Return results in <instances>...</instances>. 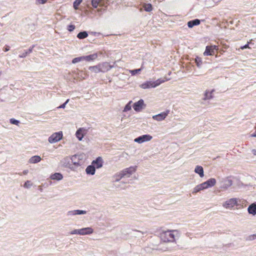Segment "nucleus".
<instances>
[{
  "label": "nucleus",
  "mask_w": 256,
  "mask_h": 256,
  "mask_svg": "<svg viewBox=\"0 0 256 256\" xmlns=\"http://www.w3.org/2000/svg\"><path fill=\"white\" fill-rule=\"evenodd\" d=\"M88 69L92 72L95 74L101 72L100 70V68L99 64L91 66L88 68Z\"/></svg>",
  "instance_id": "obj_23"
},
{
  "label": "nucleus",
  "mask_w": 256,
  "mask_h": 256,
  "mask_svg": "<svg viewBox=\"0 0 256 256\" xmlns=\"http://www.w3.org/2000/svg\"><path fill=\"white\" fill-rule=\"evenodd\" d=\"M120 180V178H116V180Z\"/></svg>",
  "instance_id": "obj_49"
},
{
  "label": "nucleus",
  "mask_w": 256,
  "mask_h": 256,
  "mask_svg": "<svg viewBox=\"0 0 256 256\" xmlns=\"http://www.w3.org/2000/svg\"><path fill=\"white\" fill-rule=\"evenodd\" d=\"M196 62H197V64H198V66H199V64H198V62H199V61H198Z\"/></svg>",
  "instance_id": "obj_48"
},
{
  "label": "nucleus",
  "mask_w": 256,
  "mask_h": 256,
  "mask_svg": "<svg viewBox=\"0 0 256 256\" xmlns=\"http://www.w3.org/2000/svg\"><path fill=\"white\" fill-rule=\"evenodd\" d=\"M200 24V20L196 19L194 20H191L188 22V26L189 28H192L194 26L198 25Z\"/></svg>",
  "instance_id": "obj_24"
},
{
  "label": "nucleus",
  "mask_w": 256,
  "mask_h": 256,
  "mask_svg": "<svg viewBox=\"0 0 256 256\" xmlns=\"http://www.w3.org/2000/svg\"><path fill=\"white\" fill-rule=\"evenodd\" d=\"M248 48V44L245 45L244 46H242L241 48L242 49H244V48Z\"/></svg>",
  "instance_id": "obj_45"
},
{
  "label": "nucleus",
  "mask_w": 256,
  "mask_h": 256,
  "mask_svg": "<svg viewBox=\"0 0 256 256\" xmlns=\"http://www.w3.org/2000/svg\"><path fill=\"white\" fill-rule=\"evenodd\" d=\"M63 134L62 132H58L52 134L48 138V141L50 144L56 143L61 140Z\"/></svg>",
  "instance_id": "obj_4"
},
{
  "label": "nucleus",
  "mask_w": 256,
  "mask_h": 256,
  "mask_svg": "<svg viewBox=\"0 0 256 256\" xmlns=\"http://www.w3.org/2000/svg\"><path fill=\"white\" fill-rule=\"evenodd\" d=\"M101 0H92V4L94 8H96Z\"/></svg>",
  "instance_id": "obj_28"
},
{
  "label": "nucleus",
  "mask_w": 256,
  "mask_h": 256,
  "mask_svg": "<svg viewBox=\"0 0 256 256\" xmlns=\"http://www.w3.org/2000/svg\"><path fill=\"white\" fill-rule=\"evenodd\" d=\"M208 92H206L205 94V98H204V100L209 99L212 97L211 96H210L208 97Z\"/></svg>",
  "instance_id": "obj_41"
},
{
  "label": "nucleus",
  "mask_w": 256,
  "mask_h": 256,
  "mask_svg": "<svg viewBox=\"0 0 256 256\" xmlns=\"http://www.w3.org/2000/svg\"><path fill=\"white\" fill-rule=\"evenodd\" d=\"M216 184V180L214 178H210L206 182L202 183V184L197 186L194 189V192H197L200 190H202L207 188L209 187L214 186Z\"/></svg>",
  "instance_id": "obj_2"
},
{
  "label": "nucleus",
  "mask_w": 256,
  "mask_h": 256,
  "mask_svg": "<svg viewBox=\"0 0 256 256\" xmlns=\"http://www.w3.org/2000/svg\"><path fill=\"white\" fill-rule=\"evenodd\" d=\"M87 214V211L80 210H69L67 212L66 215L70 217H72L76 215H84Z\"/></svg>",
  "instance_id": "obj_7"
},
{
  "label": "nucleus",
  "mask_w": 256,
  "mask_h": 256,
  "mask_svg": "<svg viewBox=\"0 0 256 256\" xmlns=\"http://www.w3.org/2000/svg\"><path fill=\"white\" fill-rule=\"evenodd\" d=\"M214 54V50L210 46H207L204 53V56H212Z\"/></svg>",
  "instance_id": "obj_22"
},
{
  "label": "nucleus",
  "mask_w": 256,
  "mask_h": 256,
  "mask_svg": "<svg viewBox=\"0 0 256 256\" xmlns=\"http://www.w3.org/2000/svg\"><path fill=\"white\" fill-rule=\"evenodd\" d=\"M74 28H75V26L72 24L69 25L68 26V30L70 32H72V30H74Z\"/></svg>",
  "instance_id": "obj_36"
},
{
  "label": "nucleus",
  "mask_w": 256,
  "mask_h": 256,
  "mask_svg": "<svg viewBox=\"0 0 256 256\" xmlns=\"http://www.w3.org/2000/svg\"><path fill=\"white\" fill-rule=\"evenodd\" d=\"M82 0H76L74 2V8L75 10L78 9V6L81 4Z\"/></svg>",
  "instance_id": "obj_29"
},
{
  "label": "nucleus",
  "mask_w": 256,
  "mask_h": 256,
  "mask_svg": "<svg viewBox=\"0 0 256 256\" xmlns=\"http://www.w3.org/2000/svg\"><path fill=\"white\" fill-rule=\"evenodd\" d=\"M70 157L74 170L76 171L78 167L82 165L84 155L82 154H78Z\"/></svg>",
  "instance_id": "obj_1"
},
{
  "label": "nucleus",
  "mask_w": 256,
  "mask_h": 256,
  "mask_svg": "<svg viewBox=\"0 0 256 256\" xmlns=\"http://www.w3.org/2000/svg\"><path fill=\"white\" fill-rule=\"evenodd\" d=\"M253 152H254V154L256 155V150H254Z\"/></svg>",
  "instance_id": "obj_47"
},
{
  "label": "nucleus",
  "mask_w": 256,
  "mask_h": 256,
  "mask_svg": "<svg viewBox=\"0 0 256 256\" xmlns=\"http://www.w3.org/2000/svg\"><path fill=\"white\" fill-rule=\"evenodd\" d=\"M136 168L134 167H130L129 168H126L123 171L121 172L120 174V178H121L124 176L128 175V176H129V175L130 174L133 172H135Z\"/></svg>",
  "instance_id": "obj_10"
},
{
  "label": "nucleus",
  "mask_w": 256,
  "mask_h": 256,
  "mask_svg": "<svg viewBox=\"0 0 256 256\" xmlns=\"http://www.w3.org/2000/svg\"><path fill=\"white\" fill-rule=\"evenodd\" d=\"M144 106V100H140L134 104L133 108L136 111L140 112Z\"/></svg>",
  "instance_id": "obj_12"
},
{
  "label": "nucleus",
  "mask_w": 256,
  "mask_h": 256,
  "mask_svg": "<svg viewBox=\"0 0 256 256\" xmlns=\"http://www.w3.org/2000/svg\"><path fill=\"white\" fill-rule=\"evenodd\" d=\"M28 54V52H25L22 53V54H20L19 57L20 58H25Z\"/></svg>",
  "instance_id": "obj_38"
},
{
  "label": "nucleus",
  "mask_w": 256,
  "mask_h": 256,
  "mask_svg": "<svg viewBox=\"0 0 256 256\" xmlns=\"http://www.w3.org/2000/svg\"><path fill=\"white\" fill-rule=\"evenodd\" d=\"M50 178L52 180H60L63 178V176L60 173L56 172L52 174L50 176Z\"/></svg>",
  "instance_id": "obj_18"
},
{
  "label": "nucleus",
  "mask_w": 256,
  "mask_h": 256,
  "mask_svg": "<svg viewBox=\"0 0 256 256\" xmlns=\"http://www.w3.org/2000/svg\"><path fill=\"white\" fill-rule=\"evenodd\" d=\"M237 202L236 199L232 198L228 201H226L224 204V206L226 208H231L234 207L235 205L236 204Z\"/></svg>",
  "instance_id": "obj_14"
},
{
  "label": "nucleus",
  "mask_w": 256,
  "mask_h": 256,
  "mask_svg": "<svg viewBox=\"0 0 256 256\" xmlns=\"http://www.w3.org/2000/svg\"><path fill=\"white\" fill-rule=\"evenodd\" d=\"M103 161L100 157H98L96 160H93L92 164L94 166L95 168H99L102 166Z\"/></svg>",
  "instance_id": "obj_13"
},
{
  "label": "nucleus",
  "mask_w": 256,
  "mask_h": 256,
  "mask_svg": "<svg viewBox=\"0 0 256 256\" xmlns=\"http://www.w3.org/2000/svg\"><path fill=\"white\" fill-rule=\"evenodd\" d=\"M48 0H36V2L38 4H44Z\"/></svg>",
  "instance_id": "obj_39"
},
{
  "label": "nucleus",
  "mask_w": 256,
  "mask_h": 256,
  "mask_svg": "<svg viewBox=\"0 0 256 256\" xmlns=\"http://www.w3.org/2000/svg\"><path fill=\"white\" fill-rule=\"evenodd\" d=\"M10 50V47L8 46H6L4 48V52H8Z\"/></svg>",
  "instance_id": "obj_44"
},
{
  "label": "nucleus",
  "mask_w": 256,
  "mask_h": 256,
  "mask_svg": "<svg viewBox=\"0 0 256 256\" xmlns=\"http://www.w3.org/2000/svg\"><path fill=\"white\" fill-rule=\"evenodd\" d=\"M152 138V136L150 135H143L134 139V142L138 143H142L144 142L149 141Z\"/></svg>",
  "instance_id": "obj_9"
},
{
  "label": "nucleus",
  "mask_w": 256,
  "mask_h": 256,
  "mask_svg": "<svg viewBox=\"0 0 256 256\" xmlns=\"http://www.w3.org/2000/svg\"><path fill=\"white\" fill-rule=\"evenodd\" d=\"M210 46V48H212V49H213L214 50H218V46Z\"/></svg>",
  "instance_id": "obj_43"
},
{
  "label": "nucleus",
  "mask_w": 256,
  "mask_h": 256,
  "mask_svg": "<svg viewBox=\"0 0 256 256\" xmlns=\"http://www.w3.org/2000/svg\"><path fill=\"white\" fill-rule=\"evenodd\" d=\"M195 172L199 174L200 176L202 178L204 176L203 168L200 166H197L194 170Z\"/></svg>",
  "instance_id": "obj_25"
},
{
  "label": "nucleus",
  "mask_w": 256,
  "mask_h": 256,
  "mask_svg": "<svg viewBox=\"0 0 256 256\" xmlns=\"http://www.w3.org/2000/svg\"><path fill=\"white\" fill-rule=\"evenodd\" d=\"M10 122L12 124L18 126L20 123V122L14 119V118H11V119H10Z\"/></svg>",
  "instance_id": "obj_34"
},
{
  "label": "nucleus",
  "mask_w": 256,
  "mask_h": 256,
  "mask_svg": "<svg viewBox=\"0 0 256 256\" xmlns=\"http://www.w3.org/2000/svg\"><path fill=\"white\" fill-rule=\"evenodd\" d=\"M248 212L250 214L255 215L256 214V204H252L250 205L248 208Z\"/></svg>",
  "instance_id": "obj_21"
},
{
  "label": "nucleus",
  "mask_w": 256,
  "mask_h": 256,
  "mask_svg": "<svg viewBox=\"0 0 256 256\" xmlns=\"http://www.w3.org/2000/svg\"><path fill=\"white\" fill-rule=\"evenodd\" d=\"M70 234L72 235L74 234H79L80 235V229H75L70 232Z\"/></svg>",
  "instance_id": "obj_32"
},
{
  "label": "nucleus",
  "mask_w": 256,
  "mask_h": 256,
  "mask_svg": "<svg viewBox=\"0 0 256 256\" xmlns=\"http://www.w3.org/2000/svg\"><path fill=\"white\" fill-rule=\"evenodd\" d=\"M83 58L82 56L74 58L72 60V64H76L77 62H80L81 61H83Z\"/></svg>",
  "instance_id": "obj_30"
},
{
  "label": "nucleus",
  "mask_w": 256,
  "mask_h": 256,
  "mask_svg": "<svg viewBox=\"0 0 256 256\" xmlns=\"http://www.w3.org/2000/svg\"><path fill=\"white\" fill-rule=\"evenodd\" d=\"M28 172V170H24L22 173L19 174L20 175H26Z\"/></svg>",
  "instance_id": "obj_40"
},
{
  "label": "nucleus",
  "mask_w": 256,
  "mask_h": 256,
  "mask_svg": "<svg viewBox=\"0 0 256 256\" xmlns=\"http://www.w3.org/2000/svg\"><path fill=\"white\" fill-rule=\"evenodd\" d=\"M60 163L63 167L68 168L72 171H74L70 156H66L64 158L60 161Z\"/></svg>",
  "instance_id": "obj_6"
},
{
  "label": "nucleus",
  "mask_w": 256,
  "mask_h": 256,
  "mask_svg": "<svg viewBox=\"0 0 256 256\" xmlns=\"http://www.w3.org/2000/svg\"><path fill=\"white\" fill-rule=\"evenodd\" d=\"M100 70L101 72H104L110 70L111 68L110 64L107 62H104L99 64Z\"/></svg>",
  "instance_id": "obj_15"
},
{
  "label": "nucleus",
  "mask_w": 256,
  "mask_h": 256,
  "mask_svg": "<svg viewBox=\"0 0 256 256\" xmlns=\"http://www.w3.org/2000/svg\"><path fill=\"white\" fill-rule=\"evenodd\" d=\"M164 82V80H162L160 79L154 82L146 81L142 84H140V87L143 89L149 88H155Z\"/></svg>",
  "instance_id": "obj_3"
},
{
  "label": "nucleus",
  "mask_w": 256,
  "mask_h": 256,
  "mask_svg": "<svg viewBox=\"0 0 256 256\" xmlns=\"http://www.w3.org/2000/svg\"><path fill=\"white\" fill-rule=\"evenodd\" d=\"M132 103V101H130L125 106L124 111L126 112L128 110H129L131 109V106L130 104Z\"/></svg>",
  "instance_id": "obj_33"
},
{
  "label": "nucleus",
  "mask_w": 256,
  "mask_h": 256,
  "mask_svg": "<svg viewBox=\"0 0 256 256\" xmlns=\"http://www.w3.org/2000/svg\"><path fill=\"white\" fill-rule=\"evenodd\" d=\"M144 8L145 10H146L147 12H150L152 10V6L150 4H145L144 6Z\"/></svg>",
  "instance_id": "obj_27"
},
{
  "label": "nucleus",
  "mask_w": 256,
  "mask_h": 256,
  "mask_svg": "<svg viewBox=\"0 0 256 256\" xmlns=\"http://www.w3.org/2000/svg\"><path fill=\"white\" fill-rule=\"evenodd\" d=\"M168 112H162L154 116H152V118L154 120H158V121L162 120L166 118V116L168 114Z\"/></svg>",
  "instance_id": "obj_16"
},
{
  "label": "nucleus",
  "mask_w": 256,
  "mask_h": 256,
  "mask_svg": "<svg viewBox=\"0 0 256 256\" xmlns=\"http://www.w3.org/2000/svg\"><path fill=\"white\" fill-rule=\"evenodd\" d=\"M140 70H141V69L139 68V69H136V70H131L130 72L132 75H134L136 74H137L138 72H140Z\"/></svg>",
  "instance_id": "obj_35"
},
{
  "label": "nucleus",
  "mask_w": 256,
  "mask_h": 256,
  "mask_svg": "<svg viewBox=\"0 0 256 256\" xmlns=\"http://www.w3.org/2000/svg\"><path fill=\"white\" fill-rule=\"evenodd\" d=\"M160 237L164 242H172L174 240V235L170 231L162 232L160 234Z\"/></svg>",
  "instance_id": "obj_5"
},
{
  "label": "nucleus",
  "mask_w": 256,
  "mask_h": 256,
  "mask_svg": "<svg viewBox=\"0 0 256 256\" xmlns=\"http://www.w3.org/2000/svg\"><path fill=\"white\" fill-rule=\"evenodd\" d=\"M86 133L87 130L85 128H80L76 130V136L80 141H81Z\"/></svg>",
  "instance_id": "obj_8"
},
{
  "label": "nucleus",
  "mask_w": 256,
  "mask_h": 256,
  "mask_svg": "<svg viewBox=\"0 0 256 256\" xmlns=\"http://www.w3.org/2000/svg\"><path fill=\"white\" fill-rule=\"evenodd\" d=\"M94 232V230L90 227L84 228H80V235L85 236L92 234Z\"/></svg>",
  "instance_id": "obj_11"
},
{
  "label": "nucleus",
  "mask_w": 256,
  "mask_h": 256,
  "mask_svg": "<svg viewBox=\"0 0 256 256\" xmlns=\"http://www.w3.org/2000/svg\"><path fill=\"white\" fill-rule=\"evenodd\" d=\"M34 47V46H32V48H30L28 50L26 51L28 52V54L32 52Z\"/></svg>",
  "instance_id": "obj_42"
},
{
  "label": "nucleus",
  "mask_w": 256,
  "mask_h": 256,
  "mask_svg": "<svg viewBox=\"0 0 256 256\" xmlns=\"http://www.w3.org/2000/svg\"><path fill=\"white\" fill-rule=\"evenodd\" d=\"M32 182L30 180H27L24 184V188H29L32 186Z\"/></svg>",
  "instance_id": "obj_31"
},
{
  "label": "nucleus",
  "mask_w": 256,
  "mask_h": 256,
  "mask_svg": "<svg viewBox=\"0 0 256 256\" xmlns=\"http://www.w3.org/2000/svg\"><path fill=\"white\" fill-rule=\"evenodd\" d=\"M41 158L38 156H34L31 157L29 160L28 162L30 164H36L40 162L41 160Z\"/></svg>",
  "instance_id": "obj_19"
},
{
  "label": "nucleus",
  "mask_w": 256,
  "mask_h": 256,
  "mask_svg": "<svg viewBox=\"0 0 256 256\" xmlns=\"http://www.w3.org/2000/svg\"><path fill=\"white\" fill-rule=\"evenodd\" d=\"M68 101H69V100L68 99L67 100L64 104H62L60 106H59L58 107V108H64L66 107V106L68 104Z\"/></svg>",
  "instance_id": "obj_37"
},
{
  "label": "nucleus",
  "mask_w": 256,
  "mask_h": 256,
  "mask_svg": "<svg viewBox=\"0 0 256 256\" xmlns=\"http://www.w3.org/2000/svg\"><path fill=\"white\" fill-rule=\"evenodd\" d=\"M88 36V34L86 32L84 31L82 32H79L77 35V38L79 39H84L87 38Z\"/></svg>",
  "instance_id": "obj_26"
},
{
  "label": "nucleus",
  "mask_w": 256,
  "mask_h": 256,
  "mask_svg": "<svg viewBox=\"0 0 256 256\" xmlns=\"http://www.w3.org/2000/svg\"><path fill=\"white\" fill-rule=\"evenodd\" d=\"M251 136H252V137H255V136H256V133H255V134H252L251 135Z\"/></svg>",
  "instance_id": "obj_46"
},
{
  "label": "nucleus",
  "mask_w": 256,
  "mask_h": 256,
  "mask_svg": "<svg viewBox=\"0 0 256 256\" xmlns=\"http://www.w3.org/2000/svg\"><path fill=\"white\" fill-rule=\"evenodd\" d=\"M96 168L92 164L88 166L86 169V172L87 174L94 175L95 174Z\"/></svg>",
  "instance_id": "obj_20"
},
{
  "label": "nucleus",
  "mask_w": 256,
  "mask_h": 256,
  "mask_svg": "<svg viewBox=\"0 0 256 256\" xmlns=\"http://www.w3.org/2000/svg\"><path fill=\"white\" fill-rule=\"evenodd\" d=\"M83 60L87 62L92 61L98 58L97 54H93L88 56H82Z\"/></svg>",
  "instance_id": "obj_17"
}]
</instances>
